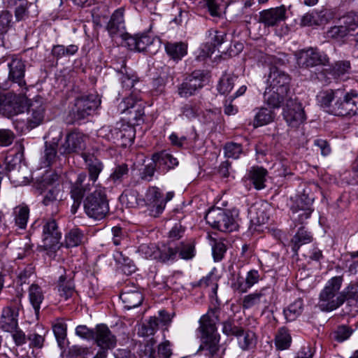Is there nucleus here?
Listing matches in <instances>:
<instances>
[{
  "label": "nucleus",
  "mask_w": 358,
  "mask_h": 358,
  "mask_svg": "<svg viewBox=\"0 0 358 358\" xmlns=\"http://www.w3.org/2000/svg\"><path fill=\"white\" fill-rule=\"evenodd\" d=\"M200 108L197 104L189 102L183 105L180 108V115L188 120L196 118L199 114Z\"/></svg>",
  "instance_id": "4d7b16f0"
},
{
  "label": "nucleus",
  "mask_w": 358,
  "mask_h": 358,
  "mask_svg": "<svg viewBox=\"0 0 358 358\" xmlns=\"http://www.w3.org/2000/svg\"><path fill=\"white\" fill-rule=\"evenodd\" d=\"M59 190L56 187H52L51 189L48 190L44 199L43 200V203L45 206H57V203H59L58 196H59Z\"/></svg>",
  "instance_id": "0e129e2a"
},
{
  "label": "nucleus",
  "mask_w": 358,
  "mask_h": 358,
  "mask_svg": "<svg viewBox=\"0 0 358 358\" xmlns=\"http://www.w3.org/2000/svg\"><path fill=\"white\" fill-rule=\"evenodd\" d=\"M27 106V122L30 127L34 128L42 123L45 113V101L41 96L28 101L27 97H23L22 101Z\"/></svg>",
  "instance_id": "f8f14e48"
},
{
  "label": "nucleus",
  "mask_w": 358,
  "mask_h": 358,
  "mask_svg": "<svg viewBox=\"0 0 358 358\" xmlns=\"http://www.w3.org/2000/svg\"><path fill=\"white\" fill-rule=\"evenodd\" d=\"M310 193L309 189H304L302 194L296 197L291 206L292 217L299 223H303L313 212L312 205L314 197Z\"/></svg>",
  "instance_id": "0eeeda50"
},
{
  "label": "nucleus",
  "mask_w": 358,
  "mask_h": 358,
  "mask_svg": "<svg viewBox=\"0 0 358 358\" xmlns=\"http://www.w3.org/2000/svg\"><path fill=\"white\" fill-rule=\"evenodd\" d=\"M238 346L243 350H249L253 348L257 343L255 334L250 330H245L241 328L240 332L236 336Z\"/></svg>",
  "instance_id": "7c9ffc66"
},
{
  "label": "nucleus",
  "mask_w": 358,
  "mask_h": 358,
  "mask_svg": "<svg viewBox=\"0 0 358 358\" xmlns=\"http://www.w3.org/2000/svg\"><path fill=\"white\" fill-rule=\"evenodd\" d=\"M227 251V246L221 240H214L212 245L213 256L215 261H220Z\"/></svg>",
  "instance_id": "052dcab7"
},
{
  "label": "nucleus",
  "mask_w": 358,
  "mask_h": 358,
  "mask_svg": "<svg viewBox=\"0 0 358 358\" xmlns=\"http://www.w3.org/2000/svg\"><path fill=\"white\" fill-rule=\"evenodd\" d=\"M271 294L272 290L271 289L263 288L259 292L246 295L243 299V308L248 309L261 303L267 304L270 302L269 295Z\"/></svg>",
  "instance_id": "a878e982"
},
{
  "label": "nucleus",
  "mask_w": 358,
  "mask_h": 358,
  "mask_svg": "<svg viewBox=\"0 0 358 358\" xmlns=\"http://www.w3.org/2000/svg\"><path fill=\"white\" fill-rule=\"evenodd\" d=\"M159 252V247L152 243L141 244L138 249V253L147 259H157Z\"/></svg>",
  "instance_id": "603ef678"
},
{
  "label": "nucleus",
  "mask_w": 358,
  "mask_h": 358,
  "mask_svg": "<svg viewBox=\"0 0 358 358\" xmlns=\"http://www.w3.org/2000/svg\"><path fill=\"white\" fill-rule=\"evenodd\" d=\"M289 76L277 66H272L267 79L268 88L276 90L281 94L289 93Z\"/></svg>",
  "instance_id": "2eb2a0df"
},
{
  "label": "nucleus",
  "mask_w": 358,
  "mask_h": 358,
  "mask_svg": "<svg viewBox=\"0 0 358 358\" xmlns=\"http://www.w3.org/2000/svg\"><path fill=\"white\" fill-rule=\"evenodd\" d=\"M187 45L184 43H168L165 45L166 53L173 59H181L187 54Z\"/></svg>",
  "instance_id": "e433bc0d"
},
{
  "label": "nucleus",
  "mask_w": 358,
  "mask_h": 358,
  "mask_svg": "<svg viewBox=\"0 0 358 358\" xmlns=\"http://www.w3.org/2000/svg\"><path fill=\"white\" fill-rule=\"evenodd\" d=\"M92 341L100 348L93 358H106L108 351L116 346V337L109 328L103 324H97L94 327V334Z\"/></svg>",
  "instance_id": "39448f33"
},
{
  "label": "nucleus",
  "mask_w": 358,
  "mask_h": 358,
  "mask_svg": "<svg viewBox=\"0 0 358 358\" xmlns=\"http://www.w3.org/2000/svg\"><path fill=\"white\" fill-rule=\"evenodd\" d=\"M237 79L238 77L234 75H223L219 82L217 87L218 91L222 94H228L233 89L235 82L237 80Z\"/></svg>",
  "instance_id": "3c124183"
},
{
  "label": "nucleus",
  "mask_w": 358,
  "mask_h": 358,
  "mask_svg": "<svg viewBox=\"0 0 358 358\" xmlns=\"http://www.w3.org/2000/svg\"><path fill=\"white\" fill-rule=\"evenodd\" d=\"M242 154L241 144L236 143H228L224 146V155L227 158L238 159Z\"/></svg>",
  "instance_id": "680f3d73"
},
{
  "label": "nucleus",
  "mask_w": 358,
  "mask_h": 358,
  "mask_svg": "<svg viewBox=\"0 0 358 358\" xmlns=\"http://www.w3.org/2000/svg\"><path fill=\"white\" fill-rule=\"evenodd\" d=\"M52 329L57 341L61 347L66 337V324L63 322H57L53 325Z\"/></svg>",
  "instance_id": "e2e57ef3"
},
{
  "label": "nucleus",
  "mask_w": 358,
  "mask_h": 358,
  "mask_svg": "<svg viewBox=\"0 0 358 358\" xmlns=\"http://www.w3.org/2000/svg\"><path fill=\"white\" fill-rule=\"evenodd\" d=\"M251 222L257 225L264 224L269 219L268 214L263 206H252L249 211Z\"/></svg>",
  "instance_id": "37998d69"
},
{
  "label": "nucleus",
  "mask_w": 358,
  "mask_h": 358,
  "mask_svg": "<svg viewBox=\"0 0 358 358\" xmlns=\"http://www.w3.org/2000/svg\"><path fill=\"white\" fill-rule=\"evenodd\" d=\"M341 23L347 28L348 31L352 36L351 31L358 28V13L350 12L341 19Z\"/></svg>",
  "instance_id": "864d4df0"
},
{
  "label": "nucleus",
  "mask_w": 358,
  "mask_h": 358,
  "mask_svg": "<svg viewBox=\"0 0 358 358\" xmlns=\"http://www.w3.org/2000/svg\"><path fill=\"white\" fill-rule=\"evenodd\" d=\"M59 179V175L55 172L47 171L38 180L37 188L43 190L48 186L54 185Z\"/></svg>",
  "instance_id": "6e6d98bb"
},
{
  "label": "nucleus",
  "mask_w": 358,
  "mask_h": 358,
  "mask_svg": "<svg viewBox=\"0 0 358 358\" xmlns=\"http://www.w3.org/2000/svg\"><path fill=\"white\" fill-rule=\"evenodd\" d=\"M57 148L49 143H45V150L43 156L42 163L44 167L50 166L57 159Z\"/></svg>",
  "instance_id": "49530a36"
},
{
  "label": "nucleus",
  "mask_w": 358,
  "mask_h": 358,
  "mask_svg": "<svg viewBox=\"0 0 358 358\" xmlns=\"http://www.w3.org/2000/svg\"><path fill=\"white\" fill-rule=\"evenodd\" d=\"M15 224L20 229H25L29 216V208L25 204H21L13 209Z\"/></svg>",
  "instance_id": "c9c22d12"
},
{
  "label": "nucleus",
  "mask_w": 358,
  "mask_h": 358,
  "mask_svg": "<svg viewBox=\"0 0 358 358\" xmlns=\"http://www.w3.org/2000/svg\"><path fill=\"white\" fill-rule=\"evenodd\" d=\"M125 45L131 50L138 52L144 51L146 48L152 43V38L147 34H135L134 36L127 34L122 38Z\"/></svg>",
  "instance_id": "5701e85b"
},
{
  "label": "nucleus",
  "mask_w": 358,
  "mask_h": 358,
  "mask_svg": "<svg viewBox=\"0 0 358 358\" xmlns=\"http://www.w3.org/2000/svg\"><path fill=\"white\" fill-rule=\"evenodd\" d=\"M358 286L356 283H350L342 292L343 303L347 302L350 306L355 302L358 305Z\"/></svg>",
  "instance_id": "09e8293b"
},
{
  "label": "nucleus",
  "mask_w": 358,
  "mask_h": 358,
  "mask_svg": "<svg viewBox=\"0 0 358 358\" xmlns=\"http://www.w3.org/2000/svg\"><path fill=\"white\" fill-rule=\"evenodd\" d=\"M350 71V63L348 61H338L328 69H324L318 76V78L325 83H329L331 78L339 79Z\"/></svg>",
  "instance_id": "6ab92c4d"
},
{
  "label": "nucleus",
  "mask_w": 358,
  "mask_h": 358,
  "mask_svg": "<svg viewBox=\"0 0 358 358\" xmlns=\"http://www.w3.org/2000/svg\"><path fill=\"white\" fill-rule=\"evenodd\" d=\"M8 80L13 83H17L18 86L22 87L26 85L24 80L25 64L19 57H12L10 62L8 63Z\"/></svg>",
  "instance_id": "aec40b11"
},
{
  "label": "nucleus",
  "mask_w": 358,
  "mask_h": 358,
  "mask_svg": "<svg viewBox=\"0 0 358 358\" xmlns=\"http://www.w3.org/2000/svg\"><path fill=\"white\" fill-rule=\"evenodd\" d=\"M147 204L152 208V212L157 216L162 213L166 206V201L163 198L159 188L156 187H150L145 194Z\"/></svg>",
  "instance_id": "b1692460"
},
{
  "label": "nucleus",
  "mask_w": 358,
  "mask_h": 358,
  "mask_svg": "<svg viewBox=\"0 0 358 358\" xmlns=\"http://www.w3.org/2000/svg\"><path fill=\"white\" fill-rule=\"evenodd\" d=\"M90 182H92V180H90V178H87L85 173L83 172L78 175L77 179L71 189V196L74 199L73 206H74L76 203L77 206H79L80 200L85 192L90 190L92 185Z\"/></svg>",
  "instance_id": "412c9836"
},
{
  "label": "nucleus",
  "mask_w": 358,
  "mask_h": 358,
  "mask_svg": "<svg viewBox=\"0 0 358 358\" xmlns=\"http://www.w3.org/2000/svg\"><path fill=\"white\" fill-rule=\"evenodd\" d=\"M119 110L122 113L128 115L129 122L135 121L136 124L142 120L144 115V108L140 101L134 99L133 97H127L119 104Z\"/></svg>",
  "instance_id": "dca6fc26"
},
{
  "label": "nucleus",
  "mask_w": 358,
  "mask_h": 358,
  "mask_svg": "<svg viewBox=\"0 0 358 358\" xmlns=\"http://www.w3.org/2000/svg\"><path fill=\"white\" fill-rule=\"evenodd\" d=\"M348 35L350 34L348 31L347 28L345 27L343 24L338 26L332 27L327 31V36L329 38L340 39L347 36Z\"/></svg>",
  "instance_id": "bf43d9fd"
},
{
  "label": "nucleus",
  "mask_w": 358,
  "mask_h": 358,
  "mask_svg": "<svg viewBox=\"0 0 358 358\" xmlns=\"http://www.w3.org/2000/svg\"><path fill=\"white\" fill-rule=\"evenodd\" d=\"M92 353L90 349L87 347H82L79 345H73L70 349V355L71 357H80V358H88V356Z\"/></svg>",
  "instance_id": "774afa93"
},
{
  "label": "nucleus",
  "mask_w": 358,
  "mask_h": 358,
  "mask_svg": "<svg viewBox=\"0 0 358 358\" xmlns=\"http://www.w3.org/2000/svg\"><path fill=\"white\" fill-rule=\"evenodd\" d=\"M82 157L85 161L86 169L89 173L90 180L94 184L99 178L102 171L103 165L102 162L94 155L90 153H83Z\"/></svg>",
  "instance_id": "bb28decb"
},
{
  "label": "nucleus",
  "mask_w": 358,
  "mask_h": 358,
  "mask_svg": "<svg viewBox=\"0 0 358 358\" xmlns=\"http://www.w3.org/2000/svg\"><path fill=\"white\" fill-rule=\"evenodd\" d=\"M287 10L284 6L266 9L261 11L259 16V22L265 27L278 26L286 19Z\"/></svg>",
  "instance_id": "f3484780"
},
{
  "label": "nucleus",
  "mask_w": 358,
  "mask_h": 358,
  "mask_svg": "<svg viewBox=\"0 0 358 358\" xmlns=\"http://www.w3.org/2000/svg\"><path fill=\"white\" fill-rule=\"evenodd\" d=\"M267 171L262 167L252 168L250 171L249 178L257 189L265 187L264 182Z\"/></svg>",
  "instance_id": "58836bf2"
},
{
  "label": "nucleus",
  "mask_w": 358,
  "mask_h": 358,
  "mask_svg": "<svg viewBox=\"0 0 358 358\" xmlns=\"http://www.w3.org/2000/svg\"><path fill=\"white\" fill-rule=\"evenodd\" d=\"M84 210L87 215L94 220L104 218L109 212L108 201L105 188L99 187L84 200Z\"/></svg>",
  "instance_id": "7ed1b4c3"
},
{
  "label": "nucleus",
  "mask_w": 358,
  "mask_h": 358,
  "mask_svg": "<svg viewBox=\"0 0 358 358\" xmlns=\"http://www.w3.org/2000/svg\"><path fill=\"white\" fill-rule=\"evenodd\" d=\"M303 310V303L301 299H298L284 310V314L287 321L296 320Z\"/></svg>",
  "instance_id": "ea45409f"
},
{
  "label": "nucleus",
  "mask_w": 358,
  "mask_h": 358,
  "mask_svg": "<svg viewBox=\"0 0 358 358\" xmlns=\"http://www.w3.org/2000/svg\"><path fill=\"white\" fill-rule=\"evenodd\" d=\"M206 222L214 229L230 232L236 230L237 224L232 214L222 208H212L205 216Z\"/></svg>",
  "instance_id": "20e7f679"
},
{
  "label": "nucleus",
  "mask_w": 358,
  "mask_h": 358,
  "mask_svg": "<svg viewBox=\"0 0 358 358\" xmlns=\"http://www.w3.org/2000/svg\"><path fill=\"white\" fill-rule=\"evenodd\" d=\"M86 138L83 133L76 130L69 132L59 148L60 154L78 153L83 151L86 147Z\"/></svg>",
  "instance_id": "ddd939ff"
},
{
  "label": "nucleus",
  "mask_w": 358,
  "mask_h": 358,
  "mask_svg": "<svg viewBox=\"0 0 358 358\" xmlns=\"http://www.w3.org/2000/svg\"><path fill=\"white\" fill-rule=\"evenodd\" d=\"M343 90H326L320 92L317 95V100L319 104L323 108H327L328 111L331 113V106L339 97H342Z\"/></svg>",
  "instance_id": "cd10ccee"
},
{
  "label": "nucleus",
  "mask_w": 358,
  "mask_h": 358,
  "mask_svg": "<svg viewBox=\"0 0 358 358\" xmlns=\"http://www.w3.org/2000/svg\"><path fill=\"white\" fill-rule=\"evenodd\" d=\"M100 103L101 100L96 94L80 96L76 99L74 106L70 112V115L73 121L83 120L92 115Z\"/></svg>",
  "instance_id": "423d86ee"
},
{
  "label": "nucleus",
  "mask_w": 358,
  "mask_h": 358,
  "mask_svg": "<svg viewBox=\"0 0 358 358\" xmlns=\"http://www.w3.org/2000/svg\"><path fill=\"white\" fill-rule=\"evenodd\" d=\"M13 15L8 10L0 11V38L3 36L12 26Z\"/></svg>",
  "instance_id": "5fc2aeb1"
},
{
  "label": "nucleus",
  "mask_w": 358,
  "mask_h": 358,
  "mask_svg": "<svg viewBox=\"0 0 358 358\" xmlns=\"http://www.w3.org/2000/svg\"><path fill=\"white\" fill-rule=\"evenodd\" d=\"M120 298L127 310L138 307L143 301V294L136 287H133V289L129 287H124L121 292Z\"/></svg>",
  "instance_id": "393cba45"
},
{
  "label": "nucleus",
  "mask_w": 358,
  "mask_h": 358,
  "mask_svg": "<svg viewBox=\"0 0 358 358\" xmlns=\"http://www.w3.org/2000/svg\"><path fill=\"white\" fill-rule=\"evenodd\" d=\"M157 164L155 162L145 165L141 170H140V178L146 181H150L156 171Z\"/></svg>",
  "instance_id": "338daca9"
},
{
  "label": "nucleus",
  "mask_w": 358,
  "mask_h": 358,
  "mask_svg": "<svg viewBox=\"0 0 358 358\" xmlns=\"http://www.w3.org/2000/svg\"><path fill=\"white\" fill-rule=\"evenodd\" d=\"M61 236V232L55 220L48 219L43 221L42 247L44 250L55 251L59 249Z\"/></svg>",
  "instance_id": "9b49d317"
},
{
  "label": "nucleus",
  "mask_w": 358,
  "mask_h": 358,
  "mask_svg": "<svg viewBox=\"0 0 358 358\" xmlns=\"http://www.w3.org/2000/svg\"><path fill=\"white\" fill-rule=\"evenodd\" d=\"M83 231L78 228H73L65 235V245L67 248L76 247L83 243Z\"/></svg>",
  "instance_id": "c03bdc74"
},
{
  "label": "nucleus",
  "mask_w": 358,
  "mask_h": 358,
  "mask_svg": "<svg viewBox=\"0 0 358 358\" xmlns=\"http://www.w3.org/2000/svg\"><path fill=\"white\" fill-rule=\"evenodd\" d=\"M230 285L231 289L238 294L245 293L249 289L246 284L245 277L241 275L240 271H234L231 274Z\"/></svg>",
  "instance_id": "4c0bfd02"
},
{
  "label": "nucleus",
  "mask_w": 358,
  "mask_h": 358,
  "mask_svg": "<svg viewBox=\"0 0 358 358\" xmlns=\"http://www.w3.org/2000/svg\"><path fill=\"white\" fill-rule=\"evenodd\" d=\"M292 343V338L288 330L285 328H280L275 337V344L278 350H284L289 348Z\"/></svg>",
  "instance_id": "79ce46f5"
},
{
  "label": "nucleus",
  "mask_w": 358,
  "mask_h": 358,
  "mask_svg": "<svg viewBox=\"0 0 358 358\" xmlns=\"http://www.w3.org/2000/svg\"><path fill=\"white\" fill-rule=\"evenodd\" d=\"M297 64L302 68H312L324 66L329 62L327 55L316 48H308L299 50L294 54Z\"/></svg>",
  "instance_id": "1a4fd4ad"
},
{
  "label": "nucleus",
  "mask_w": 358,
  "mask_h": 358,
  "mask_svg": "<svg viewBox=\"0 0 358 358\" xmlns=\"http://www.w3.org/2000/svg\"><path fill=\"white\" fill-rule=\"evenodd\" d=\"M124 8H119L112 14L110 19L107 24V30L112 38H124L127 33H125Z\"/></svg>",
  "instance_id": "a211bd4d"
},
{
  "label": "nucleus",
  "mask_w": 358,
  "mask_h": 358,
  "mask_svg": "<svg viewBox=\"0 0 358 358\" xmlns=\"http://www.w3.org/2000/svg\"><path fill=\"white\" fill-rule=\"evenodd\" d=\"M9 4H15V18L17 21L24 20L29 17V7L33 6L27 0H15V3L8 1Z\"/></svg>",
  "instance_id": "a18cd8bd"
},
{
  "label": "nucleus",
  "mask_w": 358,
  "mask_h": 358,
  "mask_svg": "<svg viewBox=\"0 0 358 358\" xmlns=\"http://www.w3.org/2000/svg\"><path fill=\"white\" fill-rule=\"evenodd\" d=\"M219 312L218 308L210 309L199 320L203 342L199 350L203 351L206 356L212 358L215 357L222 358V356L217 355L220 350V336L216 333L215 324L219 320Z\"/></svg>",
  "instance_id": "f257e3e1"
},
{
  "label": "nucleus",
  "mask_w": 358,
  "mask_h": 358,
  "mask_svg": "<svg viewBox=\"0 0 358 358\" xmlns=\"http://www.w3.org/2000/svg\"><path fill=\"white\" fill-rule=\"evenodd\" d=\"M78 50L76 45H69L64 46L63 45H55L52 47V55L53 57L59 59L64 57H70L75 55Z\"/></svg>",
  "instance_id": "de8ad7c7"
},
{
  "label": "nucleus",
  "mask_w": 358,
  "mask_h": 358,
  "mask_svg": "<svg viewBox=\"0 0 358 358\" xmlns=\"http://www.w3.org/2000/svg\"><path fill=\"white\" fill-rule=\"evenodd\" d=\"M358 92L352 90L345 92L343 90L342 97H339L331 106V113L338 116L354 115L358 108Z\"/></svg>",
  "instance_id": "6e6552de"
},
{
  "label": "nucleus",
  "mask_w": 358,
  "mask_h": 358,
  "mask_svg": "<svg viewBox=\"0 0 358 358\" xmlns=\"http://www.w3.org/2000/svg\"><path fill=\"white\" fill-rule=\"evenodd\" d=\"M284 119L291 127H297L305 120V114L301 104L293 99H289L283 108Z\"/></svg>",
  "instance_id": "4468645a"
},
{
  "label": "nucleus",
  "mask_w": 358,
  "mask_h": 358,
  "mask_svg": "<svg viewBox=\"0 0 358 358\" xmlns=\"http://www.w3.org/2000/svg\"><path fill=\"white\" fill-rule=\"evenodd\" d=\"M152 160L159 167L164 166L166 170L173 169L178 164L177 159L166 151L155 153L152 156Z\"/></svg>",
  "instance_id": "72a5a7b5"
},
{
  "label": "nucleus",
  "mask_w": 358,
  "mask_h": 358,
  "mask_svg": "<svg viewBox=\"0 0 358 358\" xmlns=\"http://www.w3.org/2000/svg\"><path fill=\"white\" fill-rule=\"evenodd\" d=\"M343 281L342 276H335L327 282L319 296L317 306L322 311L330 312L343 304L341 292L338 293Z\"/></svg>",
  "instance_id": "f03ea898"
},
{
  "label": "nucleus",
  "mask_w": 358,
  "mask_h": 358,
  "mask_svg": "<svg viewBox=\"0 0 358 358\" xmlns=\"http://www.w3.org/2000/svg\"><path fill=\"white\" fill-rule=\"evenodd\" d=\"M159 252L157 259L162 262H166L169 260H173L178 252V250L176 249V247L172 245L171 243H169L168 245H162L161 247H159Z\"/></svg>",
  "instance_id": "8fccbe9b"
},
{
  "label": "nucleus",
  "mask_w": 358,
  "mask_h": 358,
  "mask_svg": "<svg viewBox=\"0 0 358 358\" xmlns=\"http://www.w3.org/2000/svg\"><path fill=\"white\" fill-rule=\"evenodd\" d=\"M274 119L273 113L266 108H261L255 114L253 126L257 128L271 122Z\"/></svg>",
  "instance_id": "a19ab883"
},
{
  "label": "nucleus",
  "mask_w": 358,
  "mask_h": 358,
  "mask_svg": "<svg viewBox=\"0 0 358 358\" xmlns=\"http://www.w3.org/2000/svg\"><path fill=\"white\" fill-rule=\"evenodd\" d=\"M63 136L62 129L59 127H52L47 134L48 138L45 143L58 146L59 141L62 139Z\"/></svg>",
  "instance_id": "69168bd1"
},
{
  "label": "nucleus",
  "mask_w": 358,
  "mask_h": 358,
  "mask_svg": "<svg viewBox=\"0 0 358 358\" xmlns=\"http://www.w3.org/2000/svg\"><path fill=\"white\" fill-rule=\"evenodd\" d=\"M206 73L203 71L196 70L187 76L178 87L180 96L187 98L195 94L196 92L204 85Z\"/></svg>",
  "instance_id": "9d476101"
},
{
  "label": "nucleus",
  "mask_w": 358,
  "mask_h": 358,
  "mask_svg": "<svg viewBox=\"0 0 358 358\" xmlns=\"http://www.w3.org/2000/svg\"><path fill=\"white\" fill-rule=\"evenodd\" d=\"M57 289L61 297L65 301L71 298L75 294V285L72 278L61 275L59 278Z\"/></svg>",
  "instance_id": "2f4dec72"
},
{
  "label": "nucleus",
  "mask_w": 358,
  "mask_h": 358,
  "mask_svg": "<svg viewBox=\"0 0 358 358\" xmlns=\"http://www.w3.org/2000/svg\"><path fill=\"white\" fill-rule=\"evenodd\" d=\"M128 172L129 169L127 164L122 163L115 167L109 178L115 183H120L124 177L128 174Z\"/></svg>",
  "instance_id": "13d9d810"
},
{
  "label": "nucleus",
  "mask_w": 358,
  "mask_h": 358,
  "mask_svg": "<svg viewBox=\"0 0 358 358\" xmlns=\"http://www.w3.org/2000/svg\"><path fill=\"white\" fill-rule=\"evenodd\" d=\"M18 309L10 306L5 307L0 317L1 328L7 332H13L18 327Z\"/></svg>",
  "instance_id": "4be33fe9"
},
{
  "label": "nucleus",
  "mask_w": 358,
  "mask_h": 358,
  "mask_svg": "<svg viewBox=\"0 0 358 358\" xmlns=\"http://www.w3.org/2000/svg\"><path fill=\"white\" fill-rule=\"evenodd\" d=\"M264 101L273 108H278L285 101L292 99L289 97V94H281L279 91L266 87L264 93Z\"/></svg>",
  "instance_id": "c85d7f7f"
},
{
  "label": "nucleus",
  "mask_w": 358,
  "mask_h": 358,
  "mask_svg": "<svg viewBox=\"0 0 358 358\" xmlns=\"http://www.w3.org/2000/svg\"><path fill=\"white\" fill-rule=\"evenodd\" d=\"M312 241L313 236L310 233L303 227H301L292 239V249L296 254L301 245L309 243Z\"/></svg>",
  "instance_id": "f704fd0d"
},
{
  "label": "nucleus",
  "mask_w": 358,
  "mask_h": 358,
  "mask_svg": "<svg viewBox=\"0 0 358 358\" xmlns=\"http://www.w3.org/2000/svg\"><path fill=\"white\" fill-rule=\"evenodd\" d=\"M29 299L35 314L38 316L40 313L41 304L44 299L41 287L36 284H32L29 288Z\"/></svg>",
  "instance_id": "473e14b6"
},
{
  "label": "nucleus",
  "mask_w": 358,
  "mask_h": 358,
  "mask_svg": "<svg viewBox=\"0 0 358 358\" xmlns=\"http://www.w3.org/2000/svg\"><path fill=\"white\" fill-rule=\"evenodd\" d=\"M111 134L114 140L122 141V144L131 143L135 136L134 127L128 124H121L120 127H116L111 130Z\"/></svg>",
  "instance_id": "c756f323"
}]
</instances>
